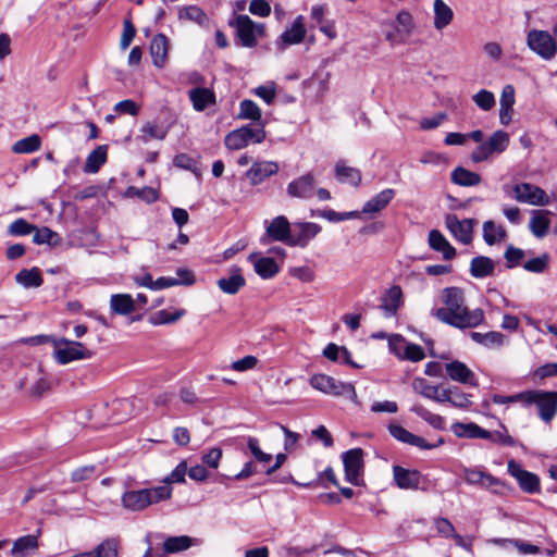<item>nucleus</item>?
Segmentation results:
<instances>
[{"label":"nucleus","instance_id":"1","mask_svg":"<svg viewBox=\"0 0 557 557\" xmlns=\"http://www.w3.org/2000/svg\"><path fill=\"white\" fill-rule=\"evenodd\" d=\"M444 307L433 309L432 315L457 329L476 327L484 321V311L480 308L470 310L465 304V293L459 287H446L442 290Z\"/></svg>","mask_w":557,"mask_h":557},{"label":"nucleus","instance_id":"2","mask_svg":"<svg viewBox=\"0 0 557 557\" xmlns=\"http://www.w3.org/2000/svg\"><path fill=\"white\" fill-rule=\"evenodd\" d=\"M172 487L160 485L150 488L127 490L121 496L122 505L129 511H143L149 506L170 499Z\"/></svg>","mask_w":557,"mask_h":557},{"label":"nucleus","instance_id":"3","mask_svg":"<svg viewBox=\"0 0 557 557\" xmlns=\"http://www.w3.org/2000/svg\"><path fill=\"white\" fill-rule=\"evenodd\" d=\"M518 398L524 405H535L540 418L545 422H550L557 412V392L527 391L519 393Z\"/></svg>","mask_w":557,"mask_h":557},{"label":"nucleus","instance_id":"4","mask_svg":"<svg viewBox=\"0 0 557 557\" xmlns=\"http://www.w3.org/2000/svg\"><path fill=\"white\" fill-rule=\"evenodd\" d=\"M53 358L59 364L89 359L92 356V352L83 343L70 341L65 337L53 339Z\"/></svg>","mask_w":557,"mask_h":557},{"label":"nucleus","instance_id":"5","mask_svg":"<svg viewBox=\"0 0 557 557\" xmlns=\"http://www.w3.org/2000/svg\"><path fill=\"white\" fill-rule=\"evenodd\" d=\"M265 139L263 125H246L230 132L224 139L226 148L230 150H239L249 144H260Z\"/></svg>","mask_w":557,"mask_h":557},{"label":"nucleus","instance_id":"6","mask_svg":"<svg viewBox=\"0 0 557 557\" xmlns=\"http://www.w3.org/2000/svg\"><path fill=\"white\" fill-rule=\"evenodd\" d=\"M310 385L324 394L332 396H346L357 401V393L352 384L335 380L326 374H314L310 379Z\"/></svg>","mask_w":557,"mask_h":557},{"label":"nucleus","instance_id":"7","mask_svg":"<svg viewBox=\"0 0 557 557\" xmlns=\"http://www.w3.org/2000/svg\"><path fill=\"white\" fill-rule=\"evenodd\" d=\"M528 48L544 60H552L557 53V39L546 30L532 29L527 35Z\"/></svg>","mask_w":557,"mask_h":557},{"label":"nucleus","instance_id":"8","mask_svg":"<svg viewBox=\"0 0 557 557\" xmlns=\"http://www.w3.org/2000/svg\"><path fill=\"white\" fill-rule=\"evenodd\" d=\"M384 25L391 27L385 32V39L392 46L406 42L414 29L413 17L405 10L398 12L394 21L386 22Z\"/></svg>","mask_w":557,"mask_h":557},{"label":"nucleus","instance_id":"9","mask_svg":"<svg viewBox=\"0 0 557 557\" xmlns=\"http://www.w3.org/2000/svg\"><path fill=\"white\" fill-rule=\"evenodd\" d=\"M509 145V135L504 131L494 132L486 141L479 145L471 153L475 163L487 160L493 153L504 152Z\"/></svg>","mask_w":557,"mask_h":557},{"label":"nucleus","instance_id":"10","mask_svg":"<svg viewBox=\"0 0 557 557\" xmlns=\"http://www.w3.org/2000/svg\"><path fill=\"white\" fill-rule=\"evenodd\" d=\"M231 25L236 29V34L244 47H255L258 37L263 35L262 24H256L248 15L240 14L235 17Z\"/></svg>","mask_w":557,"mask_h":557},{"label":"nucleus","instance_id":"11","mask_svg":"<svg viewBox=\"0 0 557 557\" xmlns=\"http://www.w3.org/2000/svg\"><path fill=\"white\" fill-rule=\"evenodd\" d=\"M513 198L521 203L531 206H547L550 202L549 196L541 187L531 183H520L513 186Z\"/></svg>","mask_w":557,"mask_h":557},{"label":"nucleus","instance_id":"12","mask_svg":"<svg viewBox=\"0 0 557 557\" xmlns=\"http://www.w3.org/2000/svg\"><path fill=\"white\" fill-rule=\"evenodd\" d=\"M342 457L346 480L354 485H360L364 467L363 450L361 448H352L345 451Z\"/></svg>","mask_w":557,"mask_h":557},{"label":"nucleus","instance_id":"13","mask_svg":"<svg viewBox=\"0 0 557 557\" xmlns=\"http://www.w3.org/2000/svg\"><path fill=\"white\" fill-rule=\"evenodd\" d=\"M270 240L282 242L290 246L292 227L286 216L278 215L267 226L265 234L261 237V243L268 244Z\"/></svg>","mask_w":557,"mask_h":557},{"label":"nucleus","instance_id":"14","mask_svg":"<svg viewBox=\"0 0 557 557\" xmlns=\"http://www.w3.org/2000/svg\"><path fill=\"white\" fill-rule=\"evenodd\" d=\"M507 470L511 476H513L520 488L529 494H535L540 492V479L536 474L529 472L520 466L516 460L510 459L507 463Z\"/></svg>","mask_w":557,"mask_h":557},{"label":"nucleus","instance_id":"15","mask_svg":"<svg viewBox=\"0 0 557 557\" xmlns=\"http://www.w3.org/2000/svg\"><path fill=\"white\" fill-rule=\"evenodd\" d=\"M463 478L468 484L480 485L491 490L495 494L503 493L505 487L504 483L499 479L478 468H465Z\"/></svg>","mask_w":557,"mask_h":557},{"label":"nucleus","instance_id":"16","mask_svg":"<svg viewBox=\"0 0 557 557\" xmlns=\"http://www.w3.org/2000/svg\"><path fill=\"white\" fill-rule=\"evenodd\" d=\"M474 220L466 219L459 220L455 214H447L445 216V225L455 238L462 244H470L472 240V230Z\"/></svg>","mask_w":557,"mask_h":557},{"label":"nucleus","instance_id":"17","mask_svg":"<svg viewBox=\"0 0 557 557\" xmlns=\"http://www.w3.org/2000/svg\"><path fill=\"white\" fill-rule=\"evenodd\" d=\"M286 191L293 198L309 199L315 193V177L311 173L304 174L288 183Z\"/></svg>","mask_w":557,"mask_h":557},{"label":"nucleus","instance_id":"18","mask_svg":"<svg viewBox=\"0 0 557 557\" xmlns=\"http://www.w3.org/2000/svg\"><path fill=\"white\" fill-rule=\"evenodd\" d=\"M278 172V164L273 161H257L246 172V177L252 186L263 183Z\"/></svg>","mask_w":557,"mask_h":557},{"label":"nucleus","instance_id":"19","mask_svg":"<svg viewBox=\"0 0 557 557\" xmlns=\"http://www.w3.org/2000/svg\"><path fill=\"white\" fill-rule=\"evenodd\" d=\"M446 374L455 382L478 386L474 372L463 362L454 360L445 364Z\"/></svg>","mask_w":557,"mask_h":557},{"label":"nucleus","instance_id":"20","mask_svg":"<svg viewBox=\"0 0 557 557\" xmlns=\"http://www.w3.org/2000/svg\"><path fill=\"white\" fill-rule=\"evenodd\" d=\"M320 231L321 227L315 223H295L294 230H292L290 246L306 247Z\"/></svg>","mask_w":557,"mask_h":557},{"label":"nucleus","instance_id":"21","mask_svg":"<svg viewBox=\"0 0 557 557\" xmlns=\"http://www.w3.org/2000/svg\"><path fill=\"white\" fill-rule=\"evenodd\" d=\"M393 474L396 485L401 490H417L421 481V473L418 470H410L400 466L393 467Z\"/></svg>","mask_w":557,"mask_h":557},{"label":"nucleus","instance_id":"22","mask_svg":"<svg viewBox=\"0 0 557 557\" xmlns=\"http://www.w3.org/2000/svg\"><path fill=\"white\" fill-rule=\"evenodd\" d=\"M412 388L416 393L436 403H445V389L442 385H432L423 377H416L412 381Z\"/></svg>","mask_w":557,"mask_h":557},{"label":"nucleus","instance_id":"23","mask_svg":"<svg viewBox=\"0 0 557 557\" xmlns=\"http://www.w3.org/2000/svg\"><path fill=\"white\" fill-rule=\"evenodd\" d=\"M219 288L227 294H237L246 284V280L242 274V269L238 267H232L230 269V275L227 277H221L216 282Z\"/></svg>","mask_w":557,"mask_h":557},{"label":"nucleus","instance_id":"24","mask_svg":"<svg viewBox=\"0 0 557 557\" xmlns=\"http://www.w3.org/2000/svg\"><path fill=\"white\" fill-rule=\"evenodd\" d=\"M176 273L178 277L162 276L157 278L153 284V290L164 289L177 285L191 286L195 283V276L190 270L180 268Z\"/></svg>","mask_w":557,"mask_h":557},{"label":"nucleus","instance_id":"25","mask_svg":"<svg viewBox=\"0 0 557 557\" xmlns=\"http://www.w3.org/2000/svg\"><path fill=\"white\" fill-rule=\"evenodd\" d=\"M395 194V190L392 188L380 191L363 205L361 213L373 215L381 212L389 205Z\"/></svg>","mask_w":557,"mask_h":557},{"label":"nucleus","instance_id":"26","mask_svg":"<svg viewBox=\"0 0 557 557\" xmlns=\"http://www.w3.org/2000/svg\"><path fill=\"white\" fill-rule=\"evenodd\" d=\"M169 41L163 34L156 35L150 44V54L153 65L163 67L166 63Z\"/></svg>","mask_w":557,"mask_h":557},{"label":"nucleus","instance_id":"27","mask_svg":"<svg viewBox=\"0 0 557 557\" xmlns=\"http://www.w3.org/2000/svg\"><path fill=\"white\" fill-rule=\"evenodd\" d=\"M306 33L304 17L299 15L294 20L292 26L281 35L282 48L300 44L304 40Z\"/></svg>","mask_w":557,"mask_h":557},{"label":"nucleus","instance_id":"28","mask_svg":"<svg viewBox=\"0 0 557 557\" xmlns=\"http://www.w3.org/2000/svg\"><path fill=\"white\" fill-rule=\"evenodd\" d=\"M38 548V537L29 534L18 537L13 542L10 555L12 557H28Z\"/></svg>","mask_w":557,"mask_h":557},{"label":"nucleus","instance_id":"29","mask_svg":"<svg viewBox=\"0 0 557 557\" xmlns=\"http://www.w3.org/2000/svg\"><path fill=\"white\" fill-rule=\"evenodd\" d=\"M430 247L443 253L445 260H451L456 256V249L449 244L445 236L437 230H432L429 233Z\"/></svg>","mask_w":557,"mask_h":557},{"label":"nucleus","instance_id":"30","mask_svg":"<svg viewBox=\"0 0 557 557\" xmlns=\"http://www.w3.org/2000/svg\"><path fill=\"white\" fill-rule=\"evenodd\" d=\"M451 430L454 434L458 437H467V438H487L490 436V431L481 428L476 423H462L456 422L453 424Z\"/></svg>","mask_w":557,"mask_h":557},{"label":"nucleus","instance_id":"31","mask_svg":"<svg viewBox=\"0 0 557 557\" xmlns=\"http://www.w3.org/2000/svg\"><path fill=\"white\" fill-rule=\"evenodd\" d=\"M495 272V262L485 256L474 257L470 262V274L475 278L492 276Z\"/></svg>","mask_w":557,"mask_h":557},{"label":"nucleus","instance_id":"32","mask_svg":"<svg viewBox=\"0 0 557 557\" xmlns=\"http://www.w3.org/2000/svg\"><path fill=\"white\" fill-rule=\"evenodd\" d=\"M189 99L196 111H203L210 104L215 103V95L209 88H193L188 92Z\"/></svg>","mask_w":557,"mask_h":557},{"label":"nucleus","instance_id":"33","mask_svg":"<svg viewBox=\"0 0 557 557\" xmlns=\"http://www.w3.org/2000/svg\"><path fill=\"white\" fill-rule=\"evenodd\" d=\"M403 292L397 285L392 286L383 298L381 309L385 317L391 318L396 314L401 305Z\"/></svg>","mask_w":557,"mask_h":557},{"label":"nucleus","instance_id":"34","mask_svg":"<svg viewBox=\"0 0 557 557\" xmlns=\"http://www.w3.org/2000/svg\"><path fill=\"white\" fill-rule=\"evenodd\" d=\"M249 260L253 262L256 273L264 280L273 277L278 272V265L273 258L261 257L256 259V255L251 253Z\"/></svg>","mask_w":557,"mask_h":557},{"label":"nucleus","instance_id":"35","mask_svg":"<svg viewBox=\"0 0 557 557\" xmlns=\"http://www.w3.org/2000/svg\"><path fill=\"white\" fill-rule=\"evenodd\" d=\"M470 337L473 342L486 348H498L506 342L505 335L496 331H490L486 333L471 332Z\"/></svg>","mask_w":557,"mask_h":557},{"label":"nucleus","instance_id":"36","mask_svg":"<svg viewBox=\"0 0 557 557\" xmlns=\"http://www.w3.org/2000/svg\"><path fill=\"white\" fill-rule=\"evenodd\" d=\"M110 309L114 314H129L135 310V300L129 294H114L110 298Z\"/></svg>","mask_w":557,"mask_h":557},{"label":"nucleus","instance_id":"37","mask_svg":"<svg viewBox=\"0 0 557 557\" xmlns=\"http://www.w3.org/2000/svg\"><path fill=\"white\" fill-rule=\"evenodd\" d=\"M335 177L338 182L359 186L361 182V173L358 169L348 166L345 162L339 161L335 165Z\"/></svg>","mask_w":557,"mask_h":557},{"label":"nucleus","instance_id":"38","mask_svg":"<svg viewBox=\"0 0 557 557\" xmlns=\"http://www.w3.org/2000/svg\"><path fill=\"white\" fill-rule=\"evenodd\" d=\"M108 146L101 145L98 146L95 150H92L85 162L84 172L85 173H97L102 164L107 161Z\"/></svg>","mask_w":557,"mask_h":557},{"label":"nucleus","instance_id":"39","mask_svg":"<svg viewBox=\"0 0 557 557\" xmlns=\"http://www.w3.org/2000/svg\"><path fill=\"white\" fill-rule=\"evenodd\" d=\"M17 284L25 288H36L42 285L44 280L38 268L23 269L15 275Z\"/></svg>","mask_w":557,"mask_h":557},{"label":"nucleus","instance_id":"40","mask_svg":"<svg viewBox=\"0 0 557 557\" xmlns=\"http://www.w3.org/2000/svg\"><path fill=\"white\" fill-rule=\"evenodd\" d=\"M548 213L549 211L543 212L537 210L532 212L529 227L534 236L542 238L548 233L550 226V221L546 216Z\"/></svg>","mask_w":557,"mask_h":557},{"label":"nucleus","instance_id":"41","mask_svg":"<svg viewBox=\"0 0 557 557\" xmlns=\"http://www.w3.org/2000/svg\"><path fill=\"white\" fill-rule=\"evenodd\" d=\"M451 182L459 186H475L481 183V175L458 166L451 172Z\"/></svg>","mask_w":557,"mask_h":557},{"label":"nucleus","instance_id":"42","mask_svg":"<svg viewBox=\"0 0 557 557\" xmlns=\"http://www.w3.org/2000/svg\"><path fill=\"white\" fill-rule=\"evenodd\" d=\"M445 398V403L460 409H466L472 404L471 394L463 393L457 386L446 388Z\"/></svg>","mask_w":557,"mask_h":557},{"label":"nucleus","instance_id":"43","mask_svg":"<svg viewBox=\"0 0 557 557\" xmlns=\"http://www.w3.org/2000/svg\"><path fill=\"white\" fill-rule=\"evenodd\" d=\"M434 15V27L436 29H443L451 22L454 13L443 0H435Z\"/></svg>","mask_w":557,"mask_h":557},{"label":"nucleus","instance_id":"44","mask_svg":"<svg viewBox=\"0 0 557 557\" xmlns=\"http://www.w3.org/2000/svg\"><path fill=\"white\" fill-rule=\"evenodd\" d=\"M193 539L187 535L169 536L163 542L164 554H175L191 547Z\"/></svg>","mask_w":557,"mask_h":557},{"label":"nucleus","instance_id":"45","mask_svg":"<svg viewBox=\"0 0 557 557\" xmlns=\"http://www.w3.org/2000/svg\"><path fill=\"white\" fill-rule=\"evenodd\" d=\"M506 235V230L500 225H496L494 221H485L483 223V238L487 245L492 246L504 240Z\"/></svg>","mask_w":557,"mask_h":557},{"label":"nucleus","instance_id":"46","mask_svg":"<svg viewBox=\"0 0 557 557\" xmlns=\"http://www.w3.org/2000/svg\"><path fill=\"white\" fill-rule=\"evenodd\" d=\"M410 410L426 421L434 429L443 430L445 428L444 418L440 414L431 412L424 406L417 404L413 405Z\"/></svg>","mask_w":557,"mask_h":557},{"label":"nucleus","instance_id":"47","mask_svg":"<svg viewBox=\"0 0 557 557\" xmlns=\"http://www.w3.org/2000/svg\"><path fill=\"white\" fill-rule=\"evenodd\" d=\"M186 314V311L184 309L175 310L173 312H170L165 309L159 310L156 313H153L149 320L150 323L153 325H162V324H170L178 321L182 317Z\"/></svg>","mask_w":557,"mask_h":557},{"label":"nucleus","instance_id":"48","mask_svg":"<svg viewBox=\"0 0 557 557\" xmlns=\"http://www.w3.org/2000/svg\"><path fill=\"white\" fill-rule=\"evenodd\" d=\"M121 547V540L119 537H109L101 542L94 552L97 557H117Z\"/></svg>","mask_w":557,"mask_h":557},{"label":"nucleus","instance_id":"49","mask_svg":"<svg viewBox=\"0 0 557 557\" xmlns=\"http://www.w3.org/2000/svg\"><path fill=\"white\" fill-rule=\"evenodd\" d=\"M178 16L181 20L193 21L199 25H203L208 22L207 14L198 5H187L181 9Z\"/></svg>","mask_w":557,"mask_h":557},{"label":"nucleus","instance_id":"50","mask_svg":"<svg viewBox=\"0 0 557 557\" xmlns=\"http://www.w3.org/2000/svg\"><path fill=\"white\" fill-rule=\"evenodd\" d=\"M238 119L260 121L261 110L255 101L245 99L239 104Z\"/></svg>","mask_w":557,"mask_h":557},{"label":"nucleus","instance_id":"51","mask_svg":"<svg viewBox=\"0 0 557 557\" xmlns=\"http://www.w3.org/2000/svg\"><path fill=\"white\" fill-rule=\"evenodd\" d=\"M40 148V138L38 135H30L26 138L17 140L12 150L15 153H32Z\"/></svg>","mask_w":557,"mask_h":557},{"label":"nucleus","instance_id":"52","mask_svg":"<svg viewBox=\"0 0 557 557\" xmlns=\"http://www.w3.org/2000/svg\"><path fill=\"white\" fill-rule=\"evenodd\" d=\"M33 233V242L37 245H57L60 239L59 235L48 227L38 228L36 226V230H34Z\"/></svg>","mask_w":557,"mask_h":557},{"label":"nucleus","instance_id":"53","mask_svg":"<svg viewBox=\"0 0 557 557\" xmlns=\"http://www.w3.org/2000/svg\"><path fill=\"white\" fill-rule=\"evenodd\" d=\"M473 102L483 111L492 110L495 104V96L492 91L486 89H481L476 94L472 96Z\"/></svg>","mask_w":557,"mask_h":557},{"label":"nucleus","instance_id":"54","mask_svg":"<svg viewBox=\"0 0 557 557\" xmlns=\"http://www.w3.org/2000/svg\"><path fill=\"white\" fill-rule=\"evenodd\" d=\"M140 138L144 143H148L151 139H164L166 136V131L159 127L154 123L148 122L143 125L140 129Z\"/></svg>","mask_w":557,"mask_h":557},{"label":"nucleus","instance_id":"55","mask_svg":"<svg viewBox=\"0 0 557 557\" xmlns=\"http://www.w3.org/2000/svg\"><path fill=\"white\" fill-rule=\"evenodd\" d=\"M247 447L253 458L260 463H269L272 460V455L261 450L258 438L249 436L247 438Z\"/></svg>","mask_w":557,"mask_h":557},{"label":"nucleus","instance_id":"56","mask_svg":"<svg viewBox=\"0 0 557 557\" xmlns=\"http://www.w3.org/2000/svg\"><path fill=\"white\" fill-rule=\"evenodd\" d=\"M36 226L24 219L13 221L8 227V234L12 236H24L33 233Z\"/></svg>","mask_w":557,"mask_h":557},{"label":"nucleus","instance_id":"57","mask_svg":"<svg viewBox=\"0 0 557 557\" xmlns=\"http://www.w3.org/2000/svg\"><path fill=\"white\" fill-rule=\"evenodd\" d=\"M499 545H504L505 543L513 544L518 552L522 555H535L541 552L540 547L530 543H525L519 540H496L495 541Z\"/></svg>","mask_w":557,"mask_h":557},{"label":"nucleus","instance_id":"58","mask_svg":"<svg viewBox=\"0 0 557 557\" xmlns=\"http://www.w3.org/2000/svg\"><path fill=\"white\" fill-rule=\"evenodd\" d=\"M187 472V462L185 460L181 461L175 469L163 479V485L170 486L172 483H184L185 475Z\"/></svg>","mask_w":557,"mask_h":557},{"label":"nucleus","instance_id":"59","mask_svg":"<svg viewBox=\"0 0 557 557\" xmlns=\"http://www.w3.org/2000/svg\"><path fill=\"white\" fill-rule=\"evenodd\" d=\"M424 357L425 354L421 346L412 343H407L401 359L418 362L424 359Z\"/></svg>","mask_w":557,"mask_h":557},{"label":"nucleus","instance_id":"60","mask_svg":"<svg viewBox=\"0 0 557 557\" xmlns=\"http://www.w3.org/2000/svg\"><path fill=\"white\" fill-rule=\"evenodd\" d=\"M548 265V256L546 253L541 257L533 258L523 264L524 270L532 273H543Z\"/></svg>","mask_w":557,"mask_h":557},{"label":"nucleus","instance_id":"61","mask_svg":"<svg viewBox=\"0 0 557 557\" xmlns=\"http://www.w3.org/2000/svg\"><path fill=\"white\" fill-rule=\"evenodd\" d=\"M507 261V268L512 269L520 264L524 257V251L520 248H515L513 246H509L504 255Z\"/></svg>","mask_w":557,"mask_h":557},{"label":"nucleus","instance_id":"62","mask_svg":"<svg viewBox=\"0 0 557 557\" xmlns=\"http://www.w3.org/2000/svg\"><path fill=\"white\" fill-rule=\"evenodd\" d=\"M136 35V28L129 20H125L123 23V33L120 40V47L122 50H126Z\"/></svg>","mask_w":557,"mask_h":557},{"label":"nucleus","instance_id":"63","mask_svg":"<svg viewBox=\"0 0 557 557\" xmlns=\"http://www.w3.org/2000/svg\"><path fill=\"white\" fill-rule=\"evenodd\" d=\"M258 363V359L255 356L248 355L244 358L233 361L231 369L237 372H245L253 369Z\"/></svg>","mask_w":557,"mask_h":557},{"label":"nucleus","instance_id":"64","mask_svg":"<svg viewBox=\"0 0 557 557\" xmlns=\"http://www.w3.org/2000/svg\"><path fill=\"white\" fill-rule=\"evenodd\" d=\"M114 111L119 114H129V115H137L139 112V107L137 103L132 99H126L117 102L114 106Z\"/></svg>","mask_w":557,"mask_h":557}]
</instances>
